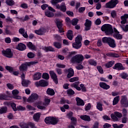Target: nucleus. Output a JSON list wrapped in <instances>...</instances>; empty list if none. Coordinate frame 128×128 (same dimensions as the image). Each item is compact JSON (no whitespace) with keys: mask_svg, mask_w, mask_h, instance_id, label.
<instances>
[{"mask_svg":"<svg viewBox=\"0 0 128 128\" xmlns=\"http://www.w3.org/2000/svg\"><path fill=\"white\" fill-rule=\"evenodd\" d=\"M102 42H103V44H106L110 48H116V40L110 37L105 36L102 38Z\"/></svg>","mask_w":128,"mask_h":128,"instance_id":"obj_1","label":"nucleus"},{"mask_svg":"<svg viewBox=\"0 0 128 128\" xmlns=\"http://www.w3.org/2000/svg\"><path fill=\"white\" fill-rule=\"evenodd\" d=\"M101 30L104 32L107 36H110L114 34V29L112 26L110 24H104L101 27Z\"/></svg>","mask_w":128,"mask_h":128,"instance_id":"obj_2","label":"nucleus"},{"mask_svg":"<svg viewBox=\"0 0 128 128\" xmlns=\"http://www.w3.org/2000/svg\"><path fill=\"white\" fill-rule=\"evenodd\" d=\"M44 122L46 124H52V126H56L60 122L58 118H56L52 116H47L44 119Z\"/></svg>","mask_w":128,"mask_h":128,"instance_id":"obj_3","label":"nucleus"},{"mask_svg":"<svg viewBox=\"0 0 128 128\" xmlns=\"http://www.w3.org/2000/svg\"><path fill=\"white\" fill-rule=\"evenodd\" d=\"M84 57L82 54H77L72 58V62L74 64H82Z\"/></svg>","mask_w":128,"mask_h":128,"instance_id":"obj_4","label":"nucleus"},{"mask_svg":"<svg viewBox=\"0 0 128 128\" xmlns=\"http://www.w3.org/2000/svg\"><path fill=\"white\" fill-rule=\"evenodd\" d=\"M118 4V0H111L106 4L105 8H114Z\"/></svg>","mask_w":128,"mask_h":128,"instance_id":"obj_5","label":"nucleus"},{"mask_svg":"<svg viewBox=\"0 0 128 128\" xmlns=\"http://www.w3.org/2000/svg\"><path fill=\"white\" fill-rule=\"evenodd\" d=\"M2 52L4 56H6V58H12L14 56V53L12 52V49L10 48L2 50Z\"/></svg>","mask_w":128,"mask_h":128,"instance_id":"obj_6","label":"nucleus"},{"mask_svg":"<svg viewBox=\"0 0 128 128\" xmlns=\"http://www.w3.org/2000/svg\"><path fill=\"white\" fill-rule=\"evenodd\" d=\"M110 117L113 122H118V118L122 117V114L120 112H114V114L112 113L110 114Z\"/></svg>","mask_w":128,"mask_h":128,"instance_id":"obj_7","label":"nucleus"},{"mask_svg":"<svg viewBox=\"0 0 128 128\" xmlns=\"http://www.w3.org/2000/svg\"><path fill=\"white\" fill-rule=\"evenodd\" d=\"M55 24L60 34L64 32V28H62V26H64V24H62V22L60 20V19L56 18L55 20Z\"/></svg>","mask_w":128,"mask_h":128,"instance_id":"obj_8","label":"nucleus"},{"mask_svg":"<svg viewBox=\"0 0 128 128\" xmlns=\"http://www.w3.org/2000/svg\"><path fill=\"white\" fill-rule=\"evenodd\" d=\"M35 84L37 88L40 86L44 88V86H48V82L44 80H41L39 82H35Z\"/></svg>","mask_w":128,"mask_h":128,"instance_id":"obj_9","label":"nucleus"},{"mask_svg":"<svg viewBox=\"0 0 128 128\" xmlns=\"http://www.w3.org/2000/svg\"><path fill=\"white\" fill-rule=\"evenodd\" d=\"M49 74L52 80H53L54 84H58V78L54 70H50L49 72Z\"/></svg>","mask_w":128,"mask_h":128,"instance_id":"obj_10","label":"nucleus"},{"mask_svg":"<svg viewBox=\"0 0 128 128\" xmlns=\"http://www.w3.org/2000/svg\"><path fill=\"white\" fill-rule=\"evenodd\" d=\"M64 72L66 74H68V78H72V76H74V70L72 68H70L68 69H65Z\"/></svg>","mask_w":128,"mask_h":128,"instance_id":"obj_11","label":"nucleus"},{"mask_svg":"<svg viewBox=\"0 0 128 128\" xmlns=\"http://www.w3.org/2000/svg\"><path fill=\"white\" fill-rule=\"evenodd\" d=\"M120 104L124 108H128V100L126 96H122Z\"/></svg>","mask_w":128,"mask_h":128,"instance_id":"obj_12","label":"nucleus"},{"mask_svg":"<svg viewBox=\"0 0 128 128\" xmlns=\"http://www.w3.org/2000/svg\"><path fill=\"white\" fill-rule=\"evenodd\" d=\"M92 20L86 19L85 20V22L84 24V30H86V32H88V30H90V28H92Z\"/></svg>","mask_w":128,"mask_h":128,"instance_id":"obj_13","label":"nucleus"},{"mask_svg":"<svg viewBox=\"0 0 128 128\" xmlns=\"http://www.w3.org/2000/svg\"><path fill=\"white\" fill-rule=\"evenodd\" d=\"M38 98V95L36 93H33L28 98V102H34V100H36Z\"/></svg>","mask_w":128,"mask_h":128,"instance_id":"obj_14","label":"nucleus"},{"mask_svg":"<svg viewBox=\"0 0 128 128\" xmlns=\"http://www.w3.org/2000/svg\"><path fill=\"white\" fill-rule=\"evenodd\" d=\"M28 62L22 63L19 66V70L20 72H26L28 70Z\"/></svg>","mask_w":128,"mask_h":128,"instance_id":"obj_15","label":"nucleus"},{"mask_svg":"<svg viewBox=\"0 0 128 128\" xmlns=\"http://www.w3.org/2000/svg\"><path fill=\"white\" fill-rule=\"evenodd\" d=\"M16 50L20 52H24L26 50V46L24 43H19L16 47Z\"/></svg>","mask_w":128,"mask_h":128,"instance_id":"obj_16","label":"nucleus"},{"mask_svg":"<svg viewBox=\"0 0 128 128\" xmlns=\"http://www.w3.org/2000/svg\"><path fill=\"white\" fill-rule=\"evenodd\" d=\"M112 68L113 70H124V67L122 63H117L115 64Z\"/></svg>","mask_w":128,"mask_h":128,"instance_id":"obj_17","label":"nucleus"},{"mask_svg":"<svg viewBox=\"0 0 128 128\" xmlns=\"http://www.w3.org/2000/svg\"><path fill=\"white\" fill-rule=\"evenodd\" d=\"M99 86L100 88H103V90H108L110 88V86L104 82H100L99 83Z\"/></svg>","mask_w":128,"mask_h":128,"instance_id":"obj_18","label":"nucleus"},{"mask_svg":"<svg viewBox=\"0 0 128 128\" xmlns=\"http://www.w3.org/2000/svg\"><path fill=\"white\" fill-rule=\"evenodd\" d=\"M42 50H44L46 52H56L54 48L52 46H44L42 48Z\"/></svg>","mask_w":128,"mask_h":128,"instance_id":"obj_19","label":"nucleus"},{"mask_svg":"<svg viewBox=\"0 0 128 128\" xmlns=\"http://www.w3.org/2000/svg\"><path fill=\"white\" fill-rule=\"evenodd\" d=\"M40 116H42V113L40 112H36L33 116V120L36 122H40Z\"/></svg>","mask_w":128,"mask_h":128,"instance_id":"obj_20","label":"nucleus"},{"mask_svg":"<svg viewBox=\"0 0 128 128\" xmlns=\"http://www.w3.org/2000/svg\"><path fill=\"white\" fill-rule=\"evenodd\" d=\"M46 29L44 28H40L39 30H35L34 32L38 36H42L46 34Z\"/></svg>","mask_w":128,"mask_h":128,"instance_id":"obj_21","label":"nucleus"},{"mask_svg":"<svg viewBox=\"0 0 128 128\" xmlns=\"http://www.w3.org/2000/svg\"><path fill=\"white\" fill-rule=\"evenodd\" d=\"M66 36L70 40H72V38H74V33L71 30H70L68 31Z\"/></svg>","mask_w":128,"mask_h":128,"instance_id":"obj_22","label":"nucleus"},{"mask_svg":"<svg viewBox=\"0 0 128 128\" xmlns=\"http://www.w3.org/2000/svg\"><path fill=\"white\" fill-rule=\"evenodd\" d=\"M26 46L28 47L29 50H36V46L34 45L32 42H28L26 43Z\"/></svg>","mask_w":128,"mask_h":128,"instance_id":"obj_23","label":"nucleus"},{"mask_svg":"<svg viewBox=\"0 0 128 128\" xmlns=\"http://www.w3.org/2000/svg\"><path fill=\"white\" fill-rule=\"evenodd\" d=\"M77 106H84V100H82L80 98L77 97L76 98Z\"/></svg>","mask_w":128,"mask_h":128,"instance_id":"obj_24","label":"nucleus"},{"mask_svg":"<svg viewBox=\"0 0 128 128\" xmlns=\"http://www.w3.org/2000/svg\"><path fill=\"white\" fill-rule=\"evenodd\" d=\"M46 92L47 94H48V96H52L56 94V92H54V89L52 88H48Z\"/></svg>","mask_w":128,"mask_h":128,"instance_id":"obj_25","label":"nucleus"},{"mask_svg":"<svg viewBox=\"0 0 128 128\" xmlns=\"http://www.w3.org/2000/svg\"><path fill=\"white\" fill-rule=\"evenodd\" d=\"M72 47L74 48H76V50H78L82 48V44L80 42H75L72 43Z\"/></svg>","mask_w":128,"mask_h":128,"instance_id":"obj_26","label":"nucleus"},{"mask_svg":"<svg viewBox=\"0 0 128 128\" xmlns=\"http://www.w3.org/2000/svg\"><path fill=\"white\" fill-rule=\"evenodd\" d=\"M78 84H80L79 82H75L72 84L71 86L72 88H76L77 90H82V88L78 86Z\"/></svg>","mask_w":128,"mask_h":128,"instance_id":"obj_27","label":"nucleus"},{"mask_svg":"<svg viewBox=\"0 0 128 128\" xmlns=\"http://www.w3.org/2000/svg\"><path fill=\"white\" fill-rule=\"evenodd\" d=\"M80 118L85 122H90V117L88 115H82Z\"/></svg>","mask_w":128,"mask_h":128,"instance_id":"obj_28","label":"nucleus"},{"mask_svg":"<svg viewBox=\"0 0 128 128\" xmlns=\"http://www.w3.org/2000/svg\"><path fill=\"white\" fill-rule=\"evenodd\" d=\"M30 84V80H22V86H24V88H28Z\"/></svg>","mask_w":128,"mask_h":128,"instance_id":"obj_29","label":"nucleus"},{"mask_svg":"<svg viewBox=\"0 0 128 128\" xmlns=\"http://www.w3.org/2000/svg\"><path fill=\"white\" fill-rule=\"evenodd\" d=\"M8 106H10L12 108L14 112H16L18 110V107H16V104L14 102H9L8 103Z\"/></svg>","mask_w":128,"mask_h":128,"instance_id":"obj_30","label":"nucleus"},{"mask_svg":"<svg viewBox=\"0 0 128 128\" xmlns=\"http://www.w3.org/2000/svg\"><path fill=\"white\" fill-rule=\"evenodd\" d=\"M46 16H47L48 18H54V12L50 11V10H46L44 12Z\"/></svg>","mask_w":128,"mask_h":128,"instance_id":"obj_31","label":"nucleus"},{"mask_svg":"<svg viewBox=\"0 0 128 128\" xmlns=\"http://www.w3.org/2000/svg\"><path fill=\"white\" fill-rule=\"evenodd\" d=\"M107 56H110L111 58H120V55L114 52H108L106 54Z\"/></svg>","mask_w":128,"mask_h":128,"instance_id":"obj_32","label":"nucleus"},{"mask_svg":"<svg viewBox=\"0 0 128 128\" xmlns=\"http://www.w3.org/2000/svg\"><path fill=\"white\" fill-rule=\"evenodd\" d=\"M34 78L35 80H40V78H42V73L40 72L36 73L34 76Z\"/></svg>","mask_w":128,"mask_h":128,"instance_id":"obj_33","label":"nucleus"},{"mask_svg":"<svg viewBox=\"0 0 128 128\" xmlns=\"http://www.w3.org/2000/svg\"><path fill=\"white\" fill-rule=\"evenodd\" d=\"M89 64L90 66H96L98 64V62L94 60V59L92 58L88 60Z\"/></svg>","mask_w":128,"mask_h":128,"instance_id":"obj_34","label":"nucleus"},{"mask_svg":"<svg viewBox=\"0 0 128 128\" xmlns=\"http://www.w3.org/2000/svg\"><path fill=\"white\" fill-rule=\"evenodd\" d=\"M8 112V107L3 106L0 108V114H4Z\"/></svg>","mask_w":128,"mask_h":128,"instance_id":"obj_35","label":"nucleus"},{"mask_svg":"<svg viewBox=\"0 0 128 128\" xmlns=\"http://www.w3.org/2000/svg\"><path fill=\"white\" fill-rule=\"evenodd\" d=\"M60 10L62 12H66V4H64V2L62 3Z\"/></svg>","mask_w":128,"mask_h":128,"instance_id":"obj_36","label":"nucleus"},{"mask_svg":"<svg viewBox=\"0 0 128 128\" xmlns=\"http://www.w3.org/2000/svg\"><path fill=\"white\" fill-rule=\"evenodd\" d=\"M53 46L56 48H62V43L60 42H54L53 43Z\"/></svg>","mask_w":128,"mask_h":128,"instance_id":"obj_37","label":"nucleus"},{"mask_svg":"<svg viewBox=\"0 0 128 128\" xmlns=\"http://www.w3.org/2000/svg\"><path fill=\"white\" fill-rule=\"evenodd\" d=\"M114 64V61H110L105 64V66L107 68H112Z\"/></svg>","mask_w":128,"mask_h":128,"instance_id":"obj_38","label":"nucleus"},{"mask_svg":"<svg viewBox=\"0 0 128 128\" xmlns=\"http://www.w3.org/2000/svg\"><path fill=\"white\" fill-rule=\"evenodd\" d=\"M118 102H120V96H116L113 100L112 105L116 106V104H118Z\"/></svg>","mask_w":128,"mask_h":128,"instance_id":"obj_39","label":"nucleus"},{"mask_svg":"<svg viewBox=\"0 0 128 128\" xmlns=\"http://www.w3.org/2000/svg\"><path fill=\"white\" fill-rule=\"evenodd\" d=\"M70 104V100H66L64 98H62L60 100V104Z\"/></svg>","mask_w":128,"mask_h":128,"instance_id":"obj_40","label":"nucleus"},{"mask_svg":"<svg viewBox=\"0 0 128 128\" xmlns=\"http://www.w3.org/2000/svg\"><path fill=\"white\" fill-rule=\"evenodd\" d=\"M113 36L116 38V40H122V35L120 33H114Z\"/></svg>","mask_w":128,"mask_h":128,"instance_id":"obj_41","label":"nucleus"},{"mask_svg":"<svg viewBox=\"0 0 128 128\" xmlns=\"http://www.w3.org/2000/svg\"><path fill=\"white\" fill-rule=\"evenodd\" d=\"M8 98H10L8 96L6 95L5 94H1L0 95V100H8Z\"/></svg>","mask_w":128,"mask_h":128,"instance_id":"obj_42","label":"nucleus"},{"mask_svg":"<svg viewBox=\"0 0 128 128\" xmlns=\"http://www.w3.org/2000/svg\"><path fill=\"white\" fill-rule=\"evenodd\" d=\"M82 36L80 35H78L75 38V42L78 43H82Z\"/></svg>","mask_w":128,"mask_h":128,"instance_id":"obj_43","label":"nucleus"},{"mask_svg":"<svg viewBox=\"0 0 128 128\" xmlns=\"http://www.w3.org/2000/svg\"><path fill=\"white\" fill-rule=\"evenodd\" d=\"M42 78L46 80H50V74L46 72L43 73L42 75Z\"/></svg>","mask_w":128,"mask_h":128,"instance_id":"obj_44","label":"nucleus"},{"mask_svg":"<svg viewBox=\"0 0 128 128\" xmlns=\"http://www.w3.org/2000/svg\"><path fill=\"white\" fill-rule=\"evenodd\" d=\"M66 92H67V94H68V96H74V94H76L74 91V90H72V88L68 89L66 90Z\"/></svg>","mask_w":128,"mask_h":128,"instance_id":"obj_45","label":"nucleus"},{"mask_svg":"<svg viewBox=\"0 0 128 128\" xmlns=\"http://www.w3.org/2000/svg\"><path fill=\"white\" fill-rule=\"evenodd\" d=\"M78 22V20L76 18H74L71 20V24L72 26H76Z\"/></svg>","mask_w":128,"mask_h":128,"instance_id":"obj_46","label":"nucleus"},{"mask_svg":"<svg viewBox=\"0 0 128 128\" xmlns=\"http://www.w3.org/2000/svg\"><path fill=\"white\" fill-rule=\"evenodd\" d=\"M6 4L8 6H12L14 4V0H6Z\"/></svg>","mask_w":128,"mask_h":128,"instance_id":"obj_47","label":"nucleus"},{"mask_svg":"<svg viewBox=\"0 0 128 128\" xmlns=\"http://www.w3.org/2000/svg\"><path fill=\"white\" fill-rule=\"evenodd\" d=\"M6 70L9 72L10 74L12 73V72H14V68L10 66H6L5 67Z\"/></svg>","mask_w":128,"mask_h":128,"instance_id":"obj_48","label":"nucleus"},{"mask_svg":"<svg viewBox=\"0 0 128 128\" xmlns=\"http://www.w3.org/2000/svg\"><path fill=\"white\" fill-rule=\"evenodd\" d=\"M96 69L98 70L100 74H104V69H102V66H96Z\"/></svg>","mask_w":128,"mask_h":128,"instance_id":"obj_49","label":"nucleus"},{"mask_svg":"<svg viewBox=\"0 0 128 128\" xmlns=\"http://www.w3.org/2000/svg\"><path fill=\"white\" fill-rule=\"evenodd\" d=\"M72 124L73 126H76V122H78V120L76 117H72L71 118Z\"/></svg>","mask_w":128,"mask_h":128,"instance_id":"obj_50","label":"nucleus"},{"mask_svg":"<svg viewBox=\"0 0 128 128\" xmlns=\"http://www.w3.org/2000/svg\"><path fill=\"white\" fill-rule=\"evenodd\" d=\"M120 76L122 78V80H126V78L128 77V74L126 72H123L120 74Z\"/></svg>","mask_w":128,"mask_h":128,"instance_id":"obj_51","label":"nucleus"},{"mask_svg":"<svg viewBox=\"0 0 128 128\" xmlns=\"http://www.w3.org/2000/svg\"><path fill=\"white\" fill-rule=\"evenodd\" d=\"M124 124H120L119 125H118V124H114L112 125V126L114 128H122L123 126H124Z\"/></svg>","mask_w":128,"mask_h":128,"instance_id":"obj_52","label":"nucleus"},{"mask_svg":"<svg viewBox=\"0 0 128 128\" xmlns=\"http://www.w3.org/2000/svg\"><path fill=\"white\" fill-rule=\"evenodd\" d=\"M20 126L21 128H30L28 126V123H20Z\"/></svg>","mask_w":128,"mask_h":128,"instance_id":"obj_53","label":"nucleus"},{"mask_svg":"<svg viewBox=\"0 0 128 128\" xmlns=\"http://www.w3.org/2000/svg\"><path fill=\"white\" fill-rule=\"evenodd\" d=\"M27 56L28 58H34L36 56V55L32 52H29L28 53Z\"/></svg>","mask_w":128,"mask_h":128,"instance_id":"obj_54","label":"nucleus"},{"mask_svg":"<svg viewBox=\"0 0 128 128\" xmlns=\"http://www.w3.org/2000/svg\"><path fill=\"white\" fill-rule=\"evenodd\" d=\"M97 110H100V112H102V104L100 102L98 103L96 105Z\"/></svg>","mask_w":128,"mask_h":128,"instance_id":"obj_55","label":"nucleus"},{"mask_svg":"<svg viewBox=\"0 0 128 128\" xmlns=\"http://www.w3.org/2000/svg\"><path fill=\"white\" fill-rule=\"evenodd\" d=\"M64 0H52V4L53 6H56V4H58V2H64Z\"/></svg>","mask_w":128,"mask_h":128,"instance_id":"obj_56","label":"nucleus"},{"mask_svg":"<svg viewBox=\"0 0 128 128\" xmlns=\"http://www.w3.org/2000/svg\"><path fill=\"white\" fill-rule=\"evenodd\" d=\"M111 16L112 18H116L117 16V14H116V11L113 10L111 12Z\"/></svg>","mask_w":128,"mask_h":128,"instance_id":"obj_57","label":"nucleus"},{"mask_svg":"<svg viewBox=\"0 0 128 128\" xmlns=\"http://www.w3.org/2000/svg\"><path fill=\"white\" fill-rule=\"evenodd\" d=\"M80 86L82 90V92H86V86H84V84H80Z\"/></svg>","mask_w":128,"mask_h":128,"instance_id":"obj_58","label":"nucleus"},{"mask_svg":"<svg viewBox=\"0 0 128 128\" xmlns=\"http://www.w3.org/2000/svg\"><path fill=\"white\" fill-rule=\"evenodd\" d=\"M17 110L19 112L20 110L24 111L26 110V107H24L20 105L17 106Z\"/></svg>","mask_w":128,"mask_h":128,"instance_id":"obj_59","label":"nucleus"},{"mask_svg":"<svg viewBox=\"0 0 128 128\" xmlns=\"http://www.w3.org/2000/svg\"><path fill=\"white\" fill-rule=\"evenodd\" d=\"M78 77H74L69 80L70 82H78Z\"/></svg>","mask_w":128,"mask_h":128,"instance_id":"obj_60","label":"nucleus"},{"mask_svg":"<svg viewBox=\"0 0 128 128\" xmlns=\"http://www.w3.org/2000/svg\"><path fill=\"white\" fill-rule=\"evenodd\" d=\"M56 66L58 68H66V65L62 64H56Z\"/></svg>","mask_w":128,"mask_h":128,"instance_id":"obj_61","label":"nucleus"},{"mask_svg":"<svg viewBox=\"0 0 128 128\" xmlns=\"http://www.w3.org/2000/svg\"><path fill=\"white\" fill-rule=\"evenodd\" d=\"M72 116H74V112H70L66 114V116L69 120H72Z\"/></svg>","mask_w":128,"mask_h":128,"instance_id":"obj_62","label":"nucleus"},{"mask_svg":"<svg viewBox=\"0 0 128 128\" xmlns=\"http://www.w3.org/2000/svg\"><path fill=\"white\" fill-rule=\"evenodd\" d=\"M112 96H120V94H122V93L120 92H112Z\"/></svg>","mask_w":128,"mask_h":128,"instance_id":"obj_63","label":"nucleus"},{"mask_svg":"<svg viewBox=\"0 0 128 128\" xmlns=\"http://www.w3.org/2000/svg\"><path fill=\"white\" fill-rule=\"evenodd\" d=\"M28 126H30V128H36V124L34 123H32V122H28Z\"/></svg>","mask_w":128,"mask_h":128,"instance_id":"obj_64","label":"nucleus"}]
</instances>
